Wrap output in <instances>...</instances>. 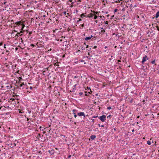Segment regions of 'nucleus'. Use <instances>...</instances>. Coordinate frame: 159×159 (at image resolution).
Here are the masks:
<instances>
[{"label": "nucleus", "mask_w": 159, "mask_h": 159, "mask_svg": "<svg viewBox=\"0 0 159 159\" xmlns=\"http://www.w3.org/2000/svg\"><path fill=\"white\" fill-rule=\"evenodd\" d=\"M111 116V115H109V116H107V118H110V117Z\"/></svg>", "instance_id": "34"}, {"label": "nucleus", "mask_w": 159, "mask_h": 159, "mask_svg": "<svg viewBox=\"0 0 159 159\" xmlns=\"http://www.w3.org/2000/svg\"><path fill=\"white\" fill-rule=\"evenodd\" d=\"M80 25L82 27H84V24H82L81 25Z\"/></svg>", "instance_id": "36"}, {"label": "nucleus", "mask_w": 159, "mask_h": 159, "mask_svg": "<svg viewBox=\"0 0 159 159\" xmlns=\"http://www.w3.org/2000/svg\"><path fill=\"white\" fill-rule=\"evenodd\" d=\"M55 20L56 21H58V20L57 19H56Z\"/></svg>", "instance_id": "57"}, {"label": "nucleus", "mask_w": 159, "mask_h": 159, "mask_svg": "<svg viewBox=\"0 0 159 159\" xmlns=\"http://www.w3.org/2000/svg\"><path fill=\"white\" fill-rule=\"evenodd\" d=\"M101 30H102L103 29V28L102 27L101 28Z\"/></svg>", "instance_id": "58"}, {"label": "nucleus", "mask_w": 159, "mask_h": 159, "mask_svg": "<svg viewBox=\"0 0 159 159\" xmlns=\"http://www.w3.org/2000/svg\"><path fill=\"white\" fill-rule=\"evenodd\" d=\"M145 100H143L142 101V102H143V104H145L146 102H145Z\"/></svg>", "instance_id": "24"}, {"label": "nucleus", "mask_w": 159, "mask_h": 159, "mask_svg": "<svg viewBox=\"0 0 159 159\" xmlns=\"http://www.w3.org/2000/svg\"><path fill=\"white\" fill-rule=\"evenodd\" d=\"M111 107L110 106L109 107H107V109L108 110H110L111 109Z\"/></svg>", "instance_id": "27"}, {"label": "nucleus", "mask_w": 159, "mask_h": 159, "mask_svg": "<svg viewBox=\"0 0 159 159\" xmlns=\"http://www.w3.org/2000/svg\"><path fill=\"white\" fill-rule=\"evenodd\" d=\"M101 127H104V125H101Z\"/></svg>", "instance_id": "55"}, {"label": "nucleus", "mask_w": 159, "mask_h": 159, "mask_svg": "<svg viewBox=\"0 0 159 159\" xmlns=\"http://www.w3.org/2000/svg\"><path fill=\"white\" fill-rule=\"evenodd\" d=\"M7 2H4L2 4H4V5H5L6 6H8V5L7 4Z\"/></svg>", "instance_id": "17"}, {"label": "nucleus", "mask_w": 159, "mask_h": 159, "mask_svg": "<svg viewBox=\"0 0 159 159\" xmlns=\"http://www.w3.org/2000/svg\"><path fill=\"white\" fill-rule=\"evenodd\" d=\"M77 84H75V85H74L73 86V87L74 88H75V87H76V86Z\"/></svg>", "instance_id": "43"}, {"label": "nucleus", "mask_w": 159, "mask_h": 159, "mask_svg": "<svg viewBox=\"0 0 159 159\" xmlns=\"http://www.w3.org/2000/svg\"><path fill=\"white\" fill-rule=\"evenodd\" d=\"M157 30L159 31V27L158 26H157Z\"/></svg>", "instance_id": "38"}, {"label": "nucleus", "mask_w": 159, "mask_h": 159, "mask_svg": "<svg viewBox=\"0 0 159 159\" xmlns=\"http://www.w3.org/2000/svg\"><path fill=\"white\" fill-rule=\"evenodd\" d=\"M24 85V83H23L22 84H21L20 85V87H22Z\"/></svg>", "instance_id": "33"}, {"label": "nucleus", "mask_w": 159, "mask_h": 159, "mask_svg": "<svg viewBox=\"0 0 159 159\" xmlns=\"http://www.w3.org/2000/svg\"><path fill=\"white\" fill-rule=\"evenodd\" d=\"M31 46H32V47H34L35 46V45H34V44H30V45Z\"/></svg>", "instance_id": "28"}, {"label": "nucleus", "mask_w": 159, "mask_h": 159, "mask_svg": "<svg viewBox=\"0 0 159 159\" xmlns=\"http://www.w3.org/2000/svg\"><path fill=\"white\" fill-rule=\"evenodd\" d=\"M105 30H102L101 31V32L103 33H104L105 32Z\"/></svg>", "instance_id": "22"}, {"label": "nucleus", "mask_w": 159, "mask_h": 159, "mask_svg": "<svg viewBox=\"0 0 159 159\" xmlns=\"http://www.w3.org/2000/svg\"><path fill=\"white\" fill-rule=\"evenodd\" d=\"M147 65V66L146 67V68L149 67V63L148 62L145 64V65Z\"/></svg>", "instance_id": "12"}, {"label": "nucleus", "mask_w": 159, "mask_h": 159, "mask_svg": "<svg viewBox=\"0 0 159 159\" xmlns=\"http://www.w3.org/2000/svg\"><path fill=\"white\" fill-rule=\"evenodd\" d=\"M62 136H63V137H65V136L64 135H62Z\"/></svg>", "instance_id": "61"}, {"label": "nucleus", "mask_w": 159, "mask_h": 159, "mask_svg": "<svg viewBox=\"0 0 159 159\" xmlns=\"http://www.w3.org/2000/svg\"><path fill=\"white\" fill-rule=\"evenodd\" d=\"M97 48V46H95L93 47V48L94 49H96Z\"/></svg>", "instance_id": "25"}, {"label": "nucleus", "mask_w": 159, "mask_h": 159, "mask_svg": "<svg viewBox=\"0 0 159 159\" xmlns=\"http://www.w3.org/2000/svg\"><path fill=\"white\" fill-rule=\"evenodd\" d=\"M92 121L93 122H94V119H93V120H92Z\"/></svg>", "instance_id": "53"}, {"label": "nucleus", "mask_w": 159, "mask_h": 159, "mask_svg": "<svg viewBox=\"0 0 159 159\" xmlns=\"http://www.w3.org/2000/svg\"><path fill=\"white\" fill-rule=\"evenodd\" d=\"M88 47V45H87L86 47V48H87Z\"/></svg>", "instance_id": "60"}, {"label": "nucleus", "mask_w": 159, "mask_h": 159, "mask_svg": "<svg viewBox=\"0 0 159 159\" xmlns=\"http://www.w3.org/2000/svg\"><path fill=\"white\" fill-rule=\"evenodd\" d=\"M43 16L44 17H45V15H43Z\"/></svg>", "instance_id": "63"}, {"label": "nucleus", "mask_w": 159, "mask_h": 159, "mask_svg": "<svg viewBox=\"0 0 159 159\" xmlns=\"http://www.w3.org/2000/svg\"><path fill=\"white\" fill-rule=\"evenodd\" d=\"M107 48V46H105L104 47V48H105V49H106V48Z\"/></svg>", "instance_id": "48"}, {"label": "nucleus", "mask_w": 159, "mask_h": 159, "mask_svg": "<svg viewBox=\"0 0 159 159\" xmlns=\"http://www.w3.org/2000/svg\"><path fill=\"white\" fill-rule=\"evenodd\" d=\"M85 95L87 96L89 95V94L90 93V92H88V93H87V92L86 91L85 92Z\"/></svg>", "instance_id": "11"}, {"label": "nucleus", "mask_w": 159, "mask_h": 159, "mask_svg": "<svg viewBox=\"0 0 159 159\" xmlns=\"http://www.w3.org/2000/svg\"><path fill=\"white\" fill-rule=\"evenodd\" d=\"M98 18V16L96 15H94V19L95 20Z\"/></svg>", "instance_id": "16"}, {"label": "nucleus", "mask_w": 159, "mask_h": 159, "mask_svg": "<svg viewBox=\"0 0 159 159\" xmlns=\"http://www.w3.org/2000/svg\"><path fill=\"white\" fill-rule=\"evenodd\" d=\"M71 157V155H69L68 156V159H69V158H70Z\"/></svg>", "instance_id": "31"}, {"label": "nucleus", "mask_w": 159, "mask_h": 159, "mask_svg": "<svg viewBox=\"0 0 159 159\" xmlns=\"http://www.w3.org/2000/svg\"><path fill=\"white\" fill-rule=\"evenodd\" d=\"M48 152L50 154H51V155H52L54 154V150H49L48 151Z\"/></svg>", "instance_id": "7"}, {"label": "nucleus", "mask_w": 159, "mask_h": 159, "mask_svg": "<svg viewBox=\"0 0 159 159\" xmlns=\"http://www.w3.org/2000/svg\"><path fill=\"white\" fill-rule=\"evenodd\" d=\"M125 11V8H123L122 10V11Z\"/></svg>", "instance_id": "39"}, {"label": "nucleus", "mask_w": 159, "mask_h": 159, "mask_svg": "<svg viewBox=\"0 0 159 159\" xmlns=\"http://www.w3.org/2000/svg\"><path fill=\"white\" fill-rule=\"evenodd\" d=\"M84 16H85L84 13L81 14L80 16L81 18H83V17Z\"/></svg>", "instance_id": "18"}, {"label": "nucleus", "mask_w": 159, "mask_h": 159, "mask_svg": "<svg viewBox=\"0 0 159 159\" xmlns=\"http://www.w3.org/2000/svg\"><path fill=\"white\" fill-rule=\"evenodd\" d=\"M86 57L89 59H90L91 58L90 57H89L88 56H86Z\"/></svg>", "instance_id": "45"}, {"label": "nucleus", "mask_w": 159, "mask_h": 159, "mask_svg": "<svg viewBox=\"0 0 159 159\" xmlns=\"http://www.w3.org/2000/svg\"><path fill=\"white\" fill-rule=\"evenodd\" d=\"M94 14L91 13L90 14V16H89V17L93 18L94 16Z\"/></svg>", "instance_id": "10"}, {"label": "nucleus", "mask_w": 159, "mask_h": 159, "mask_svg": "<svg viewBox=\"0 0 159 159\" xmlns=\"http://www.w3.org/2000/svg\"><path fill=\"white\" fill-rule=\"evenodd\" d=\"M73 114H74V116L75 118H76L77 117V115H76V113L73 112Z\"/></svg>", "instance_id": "15"}, {"label": "nucleus", "mask_w": 159, "mask_h": 159, "mask_svg": "<svg viewBox=\"0 0 159 159\" xmlns=\"http://www.w3.org/2000/svg\"><path fill=\"white\" fill-rule=\"evenodd\" d=\"M117 61H118V62H121V61L120 60H118Z\"/></svg>", "instance_id": "47"}, {"label": "nucleus", "mask_w": 159, "mask_h": 159, "mask_svg": "<svg viewBox=\"0 0 159 159\" xmlns=\"http://www.w3.org/2000/svg\"><path fill=\"white\" fill-rule=\"evenodd\" d=\"M63 14L65 16H66V17H67V16H66V15L67 14L68 15H69V13H66V11H64L63 12Z\"/></svg>", "instance_id": "9"}, {"label": "nucleus", "mask_w": 159, "mask_h": 159, "mask_svg": "<svg viewBox=\"0 0 159 159\" xmlns=\"http://www.w3.org/2000/svg\"><path fill=\"white\" fill-rule=\"evenodd\" d=\"M23 42H24V41H23V40H22L21 41V43H23Z\"/></svg>", "instance_id": "49"}, {"label": "nucleus", "mask_w": 159, "mask_h": 159, "mask_svg": "<svg viewBox=\"0 0 159 159\" xmlns=\"http://www.w3.org/2000/svg\"><path fill=\"white\" fill-rule=\"evenodd\" d=\"M148 60V58L147 57L146 55H145L143 57L142 59V60L141 61V63L142 64H144V62L147 61V60Z\"/></svg>", "instance_id": "2"}, {"label": "nucleus", "mask_w": 159, "mask_h": 159, "mask_svg": "<svg viewBox=\"0 0 159 159\" xmlns=\"http://www.w3.org/2000/svg\"><path fill=\"white\" fill-rule=\"evenodd\" d=\"M130 7H132V4H131V5H130Z\"/></svg>", "instance_id": "51"}, {"label": "nucleus", "mask_w": 159, "mask_h": 159, "mask_svg": "<svg viewBox=\"0 0 159 159\" xmlns=\"http://www.w3.org/2000/svg\"><path fill=\"white\" fill-rule=\"evenodd\" d=\"M114 130H116V128H114Z\"/></svg>", "instance_id": "64"}, {"label": "nucleus", "mask_w": 159, "mask_h": 159, "mask_svg": "<svg viewBox=\"0 0 159 159\" xmlns=\"http://www.w3.org/2000/svg\"><path fill=\"white\" fill-rule=\"evenodd\" d=\"M98 126L99 127H100L101 126V125H100V124H98Z\"/></svg>", "instance_id": "46"}, {"label": "nucleus", "mask_w": 159, "mask_h": 159, "mask_svg": "<svg viewBox=\"0 0 159 159\" xmlns=\"http://www.w3.org/2000/svg\"><path fill=\"white\" fill-rule=\"evenodd\" d=\"M151 63L152 64H154L155 65H156V64H155V60L152 61L151 62Z\"/></svg>", "instance_id": "14"}, {"label": "nucleus", "mask_w": 159, "mask_h": 159, "mask_svg": "<svg viewBox=\"0 0 159 159\" xmlns=\"http://www.w3.org/2000/svg\"><path fill=\"white\" fill-rule=\"evenodd\" d=\"M25 27V25H23L22 26V27H21V30H23V28H24V27Z\"/></svg>", "instance_id": "23"}, {"label": "nucleus", "mask_w": 159, "mask_h": 159, "mask_svg": "<svg viewBox=\"0 0 159 159\" xmlns=\"http://www.w3.org/2000/svg\"><path fill=\"white\" fill-rule=\"evenodd\" d=\"M74 78H78V76H77V75H76V76H75L74 77Z\"/></svg>", "instance_id": "44"}, {"label": "nucleus", "mask_w": 159, "mask_h": 159, "mask_svg": "<svg viewBox=\"0 0 159 159\" xmlns=\"http://www.w3.org/2000/svg\"><path fill=\"white\" fill-rule=\"evenodd\" d=\"M22 77H19V79H20L19 80V81H20V80L22 79Z\"/></svg>", "instance_id": "37"}, {"label": "nucleus", "mask_w": 159, "mask_h": 159, "mask_svg": "<svg viewBox=\"0 0 159 159\" xmlns=\"http://www.w3.org/2000/svg\"><path fill=\"white\" fill-rule=\"evenodd\" d=\"M93 37V36L92 35H91L90 36L86 37L85 38V40L88 41L89 40H90Z\"/></svg>", "instance_id": "5"}, {"label": "nucleus", "mask_w": 159, "mask_h": 159, "mask_svg": "<svg viewBox=\"0 0 159 159\" xmlns=\"http://www.w3.org/2000/svg\"><path fill=\"white\" fill-rule=\"evenodd\" d=\"M159 16V11L157 12L156 14L155 17L156 18H157Z\"/></svg>", "instance_id": "8"}, {"label": "nucleus", "mask_w": 159, "mask_h": 159, "mask_svg": "<svg viewBox=\"0 0 159 159\" xmlns=\"http://www.w3.org/2000/svg\"><path fill=\"white\" fill-rule=\"evenodd\" d=\"M83 94V93L82 92H80L79 93V94L81 96Z\"/></svg>", "instance_id": "35"}, {"label": "nucleus", "mask_w": 159, "mask_h": 159, "mask_svg": "<svg viewBox=\"0 0 159 159\" xmlns=\"http://www.w3.org/2000/svg\"><path fill=\"white\" fill-rule=\"evenodd\" d=\"M99 118L102 121L104 122L106 120V116L105 115H103L99 116Z\"/></svg>", "instance_id": "1"}, {"label": "nucleus", "mask_w": 159, "mask_h": 159, "mask_svg": "<svg viewBox=\"0 0 159 159\" xmlns=\"http://www.w3.org/2000/svg\"><path fill=\"white\" fill-rule=\"evenodd\" d=\"M75 12L76 13H77L78 12V10L77 9H76L75 10Z\"/></svg>", "instance_id": "50"}, {"label": "nucleus", "mask_w": 159, "mask_h": 159, "mask_svg": "<svg viewBox=\"0 0 159 159\" xmlns=\"http://www.w3.org/2000/svg\"><path fill=\"white\" fill-rule=\"evenodd\" d=\"M4 48H6V47L5 46V44H4Z\"/></svg>", "instance_id": "54"}, {"label": "nucleus", "mask_w": 159, "mask_h": 159, "mask_svg": "<svg viewBox=\"0 0 159 159\" xmlns=\"http://www.w3.org/2000/svg\"><path fill=\"white\" fill-rule=\"evenodd\" d=\"M98 117V116H93V118H96L97 117Z\"/></svg>", "instance_id": "26"}, {"label": "nucleus", "mask_w": 159, "mask_h": 159, "mask_svg": "<svg viewBox=\"0 0 159 159\" xmlns=\"http://www.w3.org/2000/svg\"><path fill=\"white\" fill-rule=\"evenodd\" d=\"M82 20L81 19H79V20H78V22L80 21H81Z\"/></svg>", "instance_id": "40"}, {"label": "nucleus", "mask_w": 159, "mask_h": 159, "mask_svg": "<svg viewBox=\"0 0 159 159\" xmlns=\"http://www.w3.org/2000/svg\"><path fill=\"white\" fill-rule=\"evenodd\" d=\"M134 129H133L132 130V132H133L134 131Z\"/></svg>", "instance_id": "56"}, {"label": "nucleus", "mask_w": 159, "mask_h": 159, "mask_svg": "<svg viewBox=\"0 0 159 159\" xmlns=\"http://www.w3.org/2000/svg\"><path fill=\"white\" fill-rule=\"evenodd\" d=\"M30 89H33V87L31 86L30 87Z\"/></svg>", "instance_id": "41"}, {"label": "nucleus", "mask_w": 159, "mask_h": 159, "mask_svg": "<svg viewBox=\"0 0 159 159\" xmlns=\"http://www.w3.org/2000/svg\"><path fill=\"white\" fill-rule=\"evenodd\" d=\"M6 87L7 88V89H10V88L11 87V85H10V86H9V85H8V86H6Z\"/></svg>", "instance_id": "19"}, {"label": "nucleus", "mask_w": 159, "mask_h": 159, "mask_svg": "<svg viewBox=\"0 0 159 159\" xmlns=\"http://www.w3.org/2000/svg\"><path fill=\"white\" fill-rule=\"evenodd\" d=\"M139 116H137V118H139Z\"/></svg>", "instance_id": "59"}, {"label": "nucleus", "mask_w": 159, "mask_h": 159, "mask_svg": "<svg viewBox=\"0 0 159 159\" xmlns=\"http://www.w3.org/2000/svg\"><path fill=\"white\" fill-rule=\"evenodd\" d=\"M147 144L149 145H150L151 144V141L149 140L147 142Z\"/></svg>", "instance_id": "13"}, {"label": "nucleus", "mask_w": 159, "mask_h": 159, "mask_svg": "<svg viewBox=\"0 0 159 159\" xmlns=\"http://www.w3.org/2000/svg\"><path fill=\"white\" fill-rule=\"evenodd\" d=\"M2 43L1 42L0 43V46H2Z\"/></svg>", "instance_id": "42"}, {"label": "nucleus", "mask_w": 159, "mask_h": 159, "mask_svg": "<svg viewBox=\"0 0 159 159\" xmlns=\"http://www.w3.org/2000/svg\"><path fill=\"white\" fill-rule=\"evenodd\" d=\"M77 115L79 116H83L84 118L85 117V113L83 112L78 113H77Z\"/></svg>", "instance_id": "4"}, {"label": "nucleus", "mask_w": 159, "mask_h": 159, "mask_svg": "<svg viewBox=\"0 0 159 159\" xmlns=\"http://www.w3.org/2000/svg\"><path fill=\"white\" fill-rule=\"evenodd\" d=\"M118 11V10L117 9H115V10H114V12H117Z\"/></svg>", "instance_id": "30"}, {"label": "nucleus", "mask_w": 159, "mask_h": 159, "mask_svg": "<svg viewBox=\"0 0 159 159\" xmlns=\"http://www.w3.org/2000/svg\"><path fill=\"white\" fill-rule=\"evenodd\" d=\"M93 12H94V14H97V15L99 14L98 12H97V11L95 12V11H94Z\"/></svg>", "instance_id": "20"}, {"label": "nucleus", "mask_w": 159, "mask_h": 159, "mask_svg": "<svg viewBox=\"0 0 159 159\" xmlns=\"http://www.w3.org/2000/svg\"><path fill=\"white\" fill-rule=\"evenodd\" d=\"M105 23L106 25H107L108 24V23L107 21H105Z\"/></svg>", "instance_id": "32"}, {"label": "nucleus", "mask_w": 159, "mask_h": 159, "mask_svg": "<svg viewBox=\"0 0 159 159\" xmlns=\"http://www.w3.org/2000/svg\"><path fill=\"white\" fill-rule=\"evenodd\" d=\"M96 137V136L95 135H92L90 136V138L91 139L93 140Z\"/></svg>", "instance_id": "6"}, {"label": "nucleus", "mask_w": 159, "mask_h": 159, "mask_svg": "<svg viewBox=\"0 0 159 159\" xmlns=\"http://www.w3.org/2000/svg\"><path fill=\"white\" fill-rule=\"evenodd\" d=\"M76 89L75 88H73L72 89V92H75V90Z\"/></svg>", "instance_id": "21"}, {"label": "nucleus", "mask_w": 159, "mask_h": 159, "mask_svg": "<svg viewBox=\"0 0 159 159\" xmlns=\"http://www.w3.org/2000/svg\"><path fill=\"white\" fill-rule=\"evenodd\" d=\"M23 31H21L20 32L17 33L15 35V37L17 38L19 36H21L23 35Z\"/></svg>", "instance_id": "3"}, {"label": "nucleus", "mask_w": 159, "mask_h": 159, "mask_svg": "<svg viewBox=\"0 0 159 159\" xmlns=\"http://www.w3.org/2000/svg\"><path fill=\"white\" fill-rule=\"evenodd\" d=\"M75 111V109H74V110H73V112H74Z\"/></svg>", "instance_id": "52"}, {"label": "nucleus", "mask_w": 159, "mask_h": 159, "mask_svg": "<svg viewBox=\"0 0 159 159\" xmlns=\"http://www.w3.org/2000/svg\"><path fill=\"white\" fill-rule=\"evenodd\" d=\"M42 128L41 126H40L39 129H40V130H43V129H42Z\"/></svg>", "instance_id": "29"}, {"label": "nucleus", "mask_w": 159, "mask_h": 159, "mask_svg": "<svg viewBox=\"0 0 159 159\" xmlns=\"http://www.w3.org/2000/svg\"><path fill=\"white\" fill-rule=\"evenodd\" d=\"M62 136H63V137H65V136L64 135H62Z\"/></svg>", "instance_id": "62"}]
</instances>
